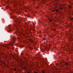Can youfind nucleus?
Returning a JSON list of instances; mask_svg holds the SVG:
<instances>
[{"mask_svg": "<svg viewBox=\"0 0 73 73\" xmlns=\"http://www.w3.org/2000/svg\"><path fill=\"white\" fill-rule=\"evenodd\" d=\"M53 12H54V10H53Z\"/></svg>", "mask_w": 73, "mask_h": 73, "instance_id": "obj_11", "label": "nucleus"}, {"mask_svg": "<svg viewBox=\"0 0 73 73\" xmlns=\"http://www.w3.org/2000/svg\"><path fill=\"white\" fill-rule=\"evenodd\" d=\"M69 7H70V8H72V7H71V6H69Z\"/></svg>", "mask_w": 73, "mask_h": 73, "instance_id": "obj_5", "label": "nucleus"}, {"mask_svg": "<svg viewBox=\"0 0 73 73\" xmlns=\"http://www.w3.org/2000/svg\"><path fill=\"white\" fill-rule=\"evenodd\" d=\"M49 48H50V47H49Z\"/></svg>", "mask_w": 73, "mask_h": 73, "instance_id": "obj_13", "label": "nucleus"}, {"mask_svg": "<svg viewBox=\"0 0 73 73\" xmlns=\"http://www.w3.org/2000/svg\"><path fill=\"white\" fill-rule=\"evenodd\" d=\"M50 21H52V20H50Z\"/></svg>", "mask_w": 73, "mask_h": 73, "instance_id": "obj_10", "label": "nucleus"}, {"mask_svg": "<svg viewBox=\"0 0 73 73\" xmlns=\"http://www.w3.org/2000/svg\"><path fill=\"white\" fill-rule=\"evenodd\" d=\"M45 72H44V71H43L42 72V73H44Z\"/></svg>", "mask_w": 73, "mask_h": 73, "instance_id": "obj_9", "label": "nucleus"}, {"mask_svg": "<svg viewBox=\"0 0 73 73\" xmlns=\"http://www.w3.org/2000/svg\"><path fill=\"white\" fill-rule=\"evenodd\" d=\"M11 31V29H10V31Z\"/></svg>", "mask_w": 73, "mask_h": 73, "instance_id": "obj_12", "label": "nucleus"}, {"mask_svg": "<svg viewBox=\"0 0 73 73\" xmlns=\"http://www.w3.org/2000/svg\"><path fill=\"white\" fill-rule=\"evenodd\" d=\"M65 65H68V63H66L65 64Z\"/></svg>", "mask_w": 73, "mask_h": 73, "instance_id": "obj_2", "label": "nucleus"}, {"mask_svg": "<svg viewBox=\"0 0 73 73\" xmlns=\"http://www.w3.org/2000/svg\"><path fill=\"white\" fill-rule=\"evenodd\" d=\"M27 73H30V72H27Z\"/></svg>", "mask_w": 73, "mask_h": 73, "instance_id": "obj_7", "label": "nucleus"}, {"mask_svg": "<svg viewBox=\"0 0 73 73\" xmlns=\"http://www.w3.org/2000/svg\"><path fill=\"white\" fill-rule=\"evenodd\" d=\"M34 73H38V72H34Z\"/></svg>", "mask_w": 73, "mask_h": 73, "instance_id": "obj_8", "label": "nucleus"}, {"mask_svg": "<svg viewBox=\"0 0 73 73\" xmlns=\"http://www.w3.org/2000/svg\"><path fill=\"white\" fill-rule=\"evenodd\" d=\"M29 41H30V42H32V40L31 39H29Z\"/></svg>", "mask_w": 73, "mask_h": 73, "instance_id": "obj_1", "label": "nucleus"}, {"mask_svg": "<svg viewBox=\"0 0 73 73\" xmlns=\"http://www.w3.org/2000/svg\"><path fill=\"white\" fill-rule=\"evenodd\" d=\"M56 12H58V11L57 10H56Z\"/></svg>", "mask_w": 73, "mask_h": 73, "instance_id": "obj_3", "label": "nucleus"}, {"mask_svg": "<svg viewBox=\"0 0 73 73\" xmlns=\"http://www.w3.org/2000/svg\"><path fill=\"white\" fill-rule=\"evenodd\" d=\"M14 70H15V71H16V69L15 68V69H14Z\"/></svg>", "mask_w": 73, "mask_h": 73, "instance_id": "obj_4", "label": "nucleus"}, {"mask_svg": "<svg viewBox=\"0 0 73 73\" xmlns=\"http://www.w3.org/2000/svg\"><path fill=\"white\" fill-rule=\"evenodd\" d=\"M71 20H73V18H71Z\"/></svg>", "mask_w": 73, "mask_h": 73, "instance_id": "obj_6", "label": "nucleus"}]
</instances>
